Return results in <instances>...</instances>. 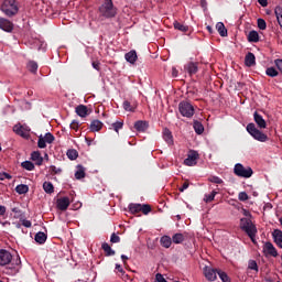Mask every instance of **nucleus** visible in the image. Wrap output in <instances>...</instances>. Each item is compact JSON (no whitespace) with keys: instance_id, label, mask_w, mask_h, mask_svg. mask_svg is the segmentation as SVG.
Listing matches in <instances>:
<instances>
[{"instance_id":"9d476101","label":"nucleus","mask_w":282,"mask_h":282,"mask_svg":"<svg viewBox=\"0 0 282 282\" xmlns=\"http://www.w3.org/2000/svg\"><path fill=\"white\" fill-rule=\"evenodd\" d=\"M263 252L267 257H279V252L272 242H265L263 246Z\"/></svg>"},{"instance_id":"9b49d317","label":"nucleus","mask_w":282,"mask_h":282,"mask_svg":"<svg viewBox=\"0 0 282 282\" xmlns=\"http://www.w3.org/2000/svg\"><path fill=\"white\" fill-rule=\"evenodd\" d=\"M217 272H219V270L217 269H214V268H210V267H205L204 268V274H205V278L208 280V281H216L217 280Z\"/></svg>"},{"instance_id":"aec40b11","label":"nucleus","mask_w":282,"mask_h":282,"mask_svg":"<svg viewBox=\"0 0 282 282\" xmlns=\"http://www.w3.org/2000/svg\"><path fill=\"white\" fill-rule=\"evenodd\" d=\"M102 127H105V124L98 119H95L90 122V131L93 132L100 131Z\"/></svg>"},{"instance_id":"6e6d98bb","label":"nucleus","mask_w":282,"mask_h":282,"mask_svg":"<svg viewBox=\"0 0 282 282\" xmlns=\"http://www.w3.org/2000/svg\"><path fill=\"white\" fill-rule=\"evenodd\" d=\"M110 242L111 243H120V237L116 234H112L110 237Z\"/></svg>"},{"instance_id":"8fccbe9b","label":"nucleus","mask_w":282,"mask_h":282,"mask_svg":"<svg viewBox=\"0 0 282 282\" xmlns=\"http://www.w3.org/2000/svg\"><path fill=\"white\" fill-rule=\"evenodd\" d=\"M123 109L124 111H135V108L128 100L123 101Z\"/></svg>"},{"instance_id":"052dcab7","label":"nucleus","mask_w":282,"mask_h":282,"mask_svg":"<svg viewBox=\"0 0 282 282\" xmlns=\"http://www.w3.org/2000/svg\"><path fill=\"white\" fill-rule=\"evenodd\" d=\"M78 121L76 120H73L72 123H70V129H73V131H78Z\"/></svg>"},{"instance_id":"ea45409f","label":"nucleus","mask_w":282,"mask_h":282,"mask_svg":"<svg viewBox=\"0 0 282 282\" xmlns=\"http://www.w3.org/2000/svg\"><path fill=\"white\" fill-rule=\"evenodd\" d=\"M248 270H253L256 273L259 272V264L254 260H249Z\"/></svg>"},{"instance_id":"603ef678","label":"nucleus","mask_w":282,"mask_h":282,"mask_svg":"<svg viewBox=\"0 0 282 282\" xmlns=\"http://www.w3.org/2000/svg\"><path fill=\"white\" fill-rule=\"evenodd\" d=\"M141 213H143V215H149V213H151V205H148V204L141 205Z\"/></svg>"},{"instance_id":"c03bdc74","label":"nucleus","mask_w":282,"mask_h":282,"mask_svg":"<svg viewBox=\"0 0 282 282\" xmlns=\"http://www.w3.org/2000/svg\"><path fill=\"white\" fill-rule=\"evenodd\" d=\"M122 127H124V121H116L115 123H112V129L113 131H116V133H119Z\"/></svg>"},{"instance_id":"393cba45","label":"nucleus","mask_w":282,"mask_h":282,"mask_svg":"<svg viewBox=\"0 0 282 282\" xmlns=\"http://www.w3.org/2000/svg\"><path fill=\"white\" fill-rule=\"evenodd\" d=\"M273 239L278 247L282 249V231L279 229H275L273 231Z\"/></svg>"},{"instance_id":"bb28decb","label":"nucleus","mask_w":282,"mask_h":282,"mask_svg":"<svg viewBox=\"0 0 282 282\" xmlns=\"http://www.w3.org/2000/svg\"><path fill=\"white\" fill-rule=\"evenodd\" d=\"M101 250H104L106 257H113V254H116V251L111 249V246H109L107 242L101 245Z\"/></svg>"},{"instance_id":"412c9836","label":"nucleus","mask_w":282,"mask_h":282,"mask_svg":"<svg viewBox=\"0 0 282 282\" xmlns=\"http://www.w3.org/2000/svg\"><path fill=\"white\" fill-rule=\"evenodd\" d=\"M34 239L36 243H39L40 246H43V243L47 241V234L40 231L35 235Z\"/></svg>"},{"instance_id":"e2e57ef3","label":"nucleus","mask_w":282,"mask_h":282,"mask_svg":"<svg viewBox=\"0 0 282 282\" xmlns=\"http://www.w3.org/2000/svg\"><path fill=\"white\" fill-rule=\"evenodd\" d=\"M93 67H94V69H96L97 72H100V62H93Z\"/></svg>"},{"instance_id":"c756f323","label":"nucleus","mask_w":282,"mask_h":282,"mask_svg":"<svg viewBox=\"0 0 282 282\" xmlns=\"http://www.w3.org/2000/svg\"><path fill=\"white\" fill-rule=\"evenodd\" d=\"M15 192L19 195H25L26 193L30 192V187L28 185H25V184H20V185H17Z\"/></svg>"},{"instance_id":"09e8293b","label":"nucleus","mask_w":282,"mask_h":282,"mask_svg":"<svg viewBox=\"0 0 282 282\" xmlns=\"http://www.w3.org/2000/svg\"><path fill=\"white\" fill-rule=\"evenodd\" d=\"M257 232L258 230L257 229H253L251 232L247 234L249 239H251L252 243H254V246H257Z\"/></svg>"},{"instance_id":"338daca9","label":"nucleus","mask_w":282,"mask_h":282,"mask_svg":"<svg viewBox=\"0 0 282 282\" xmlns=\"http://www.w3.org/2000/svg\"><path fill=\"white\" fill-rule=\"evenodd\" d=\"M0 215L3 217L6 215V206L0 205Z\"/></svg>"},{"instance_id":"37998d69","label":"nucleus","mask_w":282,"mask_h":282,"mask_svg":"<svg viewBox=\"0 0 282 282\" xmlns=\"http://www.w3.org/2000/svg\"><path fill=\"white\" fill-rule=\"evenodd\" d=\"M68 160H76L78 158V151L72 149V150H68L67 153H66Z\"/></svg>"},{"instance_id":"72a5a7b5","label":"nucleus","mask_w":282,"mask_h":282,"mask_svg":"<svg viewBox=\"0 0 282 282\" xmlns=\"http://www.w3.org/2000/svg\"><path fill=\"white\" fill-rule=\"evenodd\" d=\"M43 188L48 195H52V193H54V184H52V182H44Z\"/></svg>"},{"instance_id":"5701e85b","label":"nucleus","mask_w":282,"mask_h":282,"mask_svg":"<svg viewBox=\"0 0 282 282\" xmlns=\"http://www.w3.org/2000/svg\"><path fill=\"white\" fill-rule=\"evenodd\" d=\"M163 140H165L166 144H173V133L169 128H164L163 130Z\"/></svg>"},{"instance_id":"c9c22d12","label":"nucleus","mask_w":282,"mask_h":282,"mask_svg":"<svg viewBox=\"0 0 282 282\" xmlns=\"http://www.w3.org/2000/svg\"><path fill=\"white\" fill-rule=\"evenodd\" d=\"M217 274H218L220 281H223V282H230V276H228V273H227V272H224V271H221V270H218V271H217Z\"/></svg>"},{"instance_id":"7c9ffc66","label":"nucleus","mask_w":282,"mask_h":282,"mask_svg":"<svg viewBox=\"0 0 282 282\" xmlns=\"http://www.w3.org/2000/svg\"><path fill=\"white\" fill-rule=\"evenodd\" d=\"M86 173H85V166L77 165V171L75 172V177L77 180H84Z\"/></svg>"},{"instance_id":"a18cd8bd","label":"nucleus","mask_w":282,"mask_h":282,"mask_svg":"<svg viewBox=\"0 0 282 282\" xmlns=\"http://www.w3.org/2000/svg\"><path fill=\"white\" fill-rule=\"evenodd\" d=\"M257 23H258L259 30H267L268 23H265V20L259 18Z\"/></svg>"},{"instance_id":"6ab92c4d","label":"nucleus","mask_w":282,"mask_h":282,"mask_svg":"<svg viewBox=\"0 0 282 282\" xmlns=\"http://www.w3.org/2000/svg\"><path fill=\"white\" fill-rule=\"evenodd\" d=\"M124 58L128 63H131V65H133L135 61H138V53L135 51H130L126 53Z\"/></svg>"},{"instance_id":"473e14b6","label":"nucleus","mask_w":282,"mask_h":282,"mask_svg":"<svg viewBox=\"0 0 282 282\" xmlns=\"http://www.w3.org/2000/svg\"><path fill=\"white\" fill-rule=\"evenodd\" d=\"M173 25H174V30H178V32H188V25H184L178 21H174Z\"/></svg>"},{"instance_id":"6e6552de","label":"nucleus","mask_w":282,"mask_h":282,"mask_svg":"<svg viewBox=\"0 0 282 282\" xmlns=\"http://www.w3.org/2000/svg\"><path fill=\"white\" fill-rule=\"evenodd\" d=\"M0 30L10 34L14 31V23L9 19L0 18Z\"/></svg>"},{"instance_id":"7ed1b4c3","label":"nucleus","mask_w":282,"mask_h":282,"mask_svg":"<svg viewBox=\"0 0 282 282\" xmlns=\"http://www.w3.org/2000/svg\"><path fill=\"white\" fill-rule=\"evenodd\" d=\"M247 132L258 142H268L269 140L268 134L261 132L254 123L247 124Z\"/></svg>"},{"instance_id":"dca6fc26","label":"nucleus","mask_w":282,"mask_h":282,"mask_svg":"<svg viewBox=\"0 0 282 282\" xmlns=\"http://www.w3.org/2000/svg\"><path fill=\"white\" fill-rule=\"evenodd\" d=\"M58 210H67L69 208V197H62L57 199Z\"/></svg>"},{"instance_id":"4d7b16f0","label":"nucleus","mask_w":282,"mask_h":282,"mask_svg":"<svg viewBox=\"0 0 282 282\" xmlns=\"http://www.w3.org/2000/svg\"><path fill=\"white\" fill-rule=\"evenodd\" d=\"M274 65L276 69H279V72L282 74V59L281 58L275 59Z\"/></svg>"},{"instance_id":"39448f33","label":"nucleus","mask_w":282,"mask_h":282,"mask_svg":"<svg viewBox=\"0 0 282 282\" xmlns=\"http://www.w3.org/2000/svg\"><path fill=\"white\" fill-rule=\"evenodd\" d=\"M234 173L237 175V177H243L245 180H249L251 175L254 174V171H252V167L250 166H243L241 163H237L234 166Z\"/></svg>"},{"instance_id":"a878e982","label":"nucleus","mask_w":282,"mask_h":282,"mask_svg":"<svg viewBox=\"0 0 282 282\" xmlns=\"http://www.w3.org/2000/svg\"><path fill=\"white\" fill-rule=\"evenodd\" d=\"M216 30L220 36H228V30L226 29V25H224V22H217Z\"/></svg>"},{"instance_id":"864d4df0","label":"nucleus","mask_w":282,"mask_h":282,"mask_svg":"<svg viewBox=\"0 0 282 282\" xmlns=\"http://www.w3.org/2000/svg\"><path fill=\"white\" fill-rule=\"evenodd\" d=\"M209 182H212V184H224V180L219 176H210Z\"/></svg>"},{"instance_id":"4468645a","label":"nucleus","mask_w":282,"mask_h":282,"mask_svg":"<svg viewBox=\"0 0 282 282\" xmlns=\"http://www.w3.org/2000/svg\"><path fill=\"white\" fill-rule=\"evenodd\" d=\"M245 65L247 67H254V65H257V57L254 56V53H247V55L245 56Z\"/></svg>"},{"instance_id":"1a4fd4ad","label":"nucleus","mask_w":282,"mask_h":282,"mask_svg":"<svg viewBox=\"0 0 282 282\" xmlns=\"http://www.w3.org/2000/svg\"><path fill=\"white\" fill-rule=\"evenodd\" d=\"M12 263V253L6 249L0 250V265H9Z\"/></svg>"},{"instance_id":"423d86ee","label":"nucleus","mask_w":282,"mask_h":282,"mask_svg":"<svg viewBox=\"0 0 282 282\" xmlns=\"http://www.w3.org/2000/svg\"><path fill=\"white\" fill-rule=\"evenodd\" d=\"M240 228L247 235L249 232H252L253 230H257V226L254 224H252V220H250V218H241L240 219Z\"/></svg>"},{"instance_id":"f03ea898","label":"nucleus","mask_w":282,"mask_h":282,"mask_svg":"<svg viewBox=\"0 0 282 282\" xmlns=\"http://www.w3.org/2000/svg\"><path fill=\"white\" fill-rule=\"evenodd\" d=\"M99 12L101 17H105L106 19H113V17L118 14V9L113 7V0H105L99 7Z\"/></svg>"},{"instance_id":"a211bd4d","label":"nucleus","mask_w":282,"mask_h":282,"mask_svg":"<svg viewBox=\"0 0 282 282\" xmlns=\"http://www.w3.org/2000/svg\"><path fill=\"white\" fill-rule=\"evenodd\" d=\"M31 160L32 162H35L36 166L43 165V156H41L40 151H34L31 153Z\"/></svg>"},{"instance_id":"3c124183","label":"nucleus","mask_w":282,"mask_h":282,"mask_svg":"<svg viewBox=\"0 0 282 282\" xmlns=\"http://www.w3.org/2000/svg\"><path fill=\"white\" fill-rule=\"evenodd\" d=\"M50 171L52 175H59V173H63V170L61 167H56L55 165H51Z\"/></svg>"},{"instance_id":"c85d7f7f","label":"nucleus","mask_w":282,"mask_h":282,"mask_svg":"<svg viewBox=\"0 0 282 282\" xmlns=\"http://www.w3.org/2000/svg\"><path fill=\"white\" fill-rule=\"evenodd\" d=\"M248 42L249 43H259V32L250 31L248 34Z\"/></svg>"},{"instance_id":"49530a36","label":"nucleus","mask_w":282,"mask_h":282,"mask_svg":"<svg viewBox=\"0 0 282 282\" xmlns=\"http://www.w3.org/2000/svg\"><path fill=\"white\" fill-rule=\"evenodd\" d=\"M44 140L47 142V144H52V142H54V140H56V138L51 132H47L44 135Z\"/></svg>"},{"instance_id":"0eeeda50","label":"nucleus","mask_w":282,"mask_h":282,"mask_svg":"<svg viewBox=\"0 0 282 282\" xmlns=\"http://www.w3.org/2000/svg\"><path fill=\"white\" fill-rule=\"evenodd\" d=\"M199 160V153L195 150H191L187 154V158L184 160L185 166H195Z\"/></svg>"},{"instance_id":"20e7f679","label":"nucleus","mask_w":282,"mask_h":282,"mask_svg":"<svg viewBox=\"0 0 282 282\" xmlns=\"http://www.w3.org/2000/svg\"><path fill=\"white\" fill-rule=\"evenodd\" d=\"M178 111L183 118H193V116H195V107H193L192 102L186 100L178 104Z\"/></svg>"},{"instance_id":"cd10ccee","label":"nucleus","mask_w":282,"mask_h":282,"mask_svg":"<svg viewBox=\"0 0 282 282\" xmlns=\"http://www.w3.org/2000/svg\"><path fill=\"white\" fill-rule=\"evenodd\" d=\"M193 127L197 135H202V133H204V124H202V122H199L198 120H194Z\"/></svg>"},{"instance_id":"b1692460","label":"nucleus","mask_w":282,"mask_h":282,"mask_svg":"<svg viewBox=\"0 0 282 282\" xmlns=\"http://www.w3.org/2000/svg\"><path fill=\"white\" fill-rule=\"evenodd\" d=\"M129 208V213H131V215H138V213H141L142 210V204H129L128 206Z\"/></svg>"},{"instance_id":"f8f14e48","label":"nucleus","mask_w":282,"mask_h":282,"mask_svg":"<svg viewBox=\"0 0 282 282\" xmlns=\"http://www.w3.org/2000/svg\"><path fill=\"white\" fill-rule=\"evenodd\" d=\"M198 63L195 62H188L185 66L184 69L189 74V76H194V74H197L199 72Z\"/></svg>"},{"instance_id":"f257e3e1","label":"nucleus","mask_w":282,"mask_h":282,"mask_svg":"<svg viewBox=\"0 0 282 282\" xmlns=\"http://www.w3.org/2000/svg\"><path fill=\"white\" fill-rule=\"evenodd\" d=\"M0 10L4 17L12 19L19 14V2L17 0H4L0 6Z\"/></svg>"},{"instance_id":"774afa93","label":"nucleus","mask_w":282,"mask_h":282,"mask_svg":"<svg viewBox=\"0 0 282 282\" xmlns=\"http://www.w3.org/2000/svg\"><path fill=\"white\" fill-rule=\"evenodd\" d=\"M121 260L123 261V264L127 265V261H129V257L121 254Z\"/></svg>"},{"instance_id":"58836bf2","label":"nucleus","mask_w":282,"mask_h":282,"mask_svg":"<svg viewBox=\"0 0 282 282\" xmlns=\"http://www.w3.org/2000/svg\"><path fill=\"white\" fill-rule=\"evenodd\" d=\"M184 235L183 234H175L173 237H172V242L173 243H182L184 241Z\"/></svg>"},{"instance_id":"de8ad7c7","label":"nucleus","mask_w":282,"mask_h":282,"mask_svg":"<svg viewBox=\"0 0 282 282\" xmlns=\"http://www.w3.org/2000/svg\"><path fill=\"white\" fill-rule=\"evenodd\" d=\"M37 147H39V149H45L47 147L46 141L43 138V135L39 137Z\"/></svg>"},{"instance_id":"4c0bfd02","label":"nucleus","mask_w":282,"mask_h":282,"mask_svg":"<svg viewBox=\"0 0 282 282\" xmlns=\"http://www.w3.org/2000/svg\"><path fill=\"white\" fill-rule=\"evenodd\" d=\"M13 131L17 133V135H21V138H25L26 135L25 131L23 130V126H14Z\"/></svg>"},{"instance_id":"69168bd1","label":"nucleus","mask_w":282,"mask_h":282,"mask_svg":"<svg viewBox=\"0 0 282 282\" xmlns=\"http://www.w3.org/2000/svg\"><path fill=\"white\" fill-rule=\"evenodd\" d=\"M258 3H260L262 8H268V0H258Z\"/></svg>"},{"instance_id":"2eb2a0df","label":"nucleus","mask_w":282,"mask_h":282,"mask_svg":"<svg viewBox=\"0 0 282 282\" xmlns=\"http://www.w3.org/2000/svg\"><path fill=\"white\" fill-rule=\"evenodd\" d=\"M75 113H77L79 118H87V116H89V109L85 105H79L75 108Z\"/></svg>"},{"instance_id":"79ce46f5","label":"nucleus","mask_w":282,"mask_h":282,"mask_svg":"<svg viewBox=\"0 0 282 282\" xmlns=\"http://www.w3.org/2000/svg\"><path fill=\"white\" fill-rule=\"evenodd\" d=\"M12 213H14V219H22L23 218V212L19 209V207H13Z\"/></svg>"},{"instance_id":"bf43d9fd","label":"nucleus","mask_w":282,"mask_h":282,"mask_svg":"<svg viewBox=\"0 0 282 282\" xmlns=\"http://www.w3.org/2000/svg\"><path fill=\"white\" fill-rule=\"evenodd\" d=\"M188 186H191V183H188V181H185L183 185L178 188L180 193H184L188 188Z\"/></svg>"},{"instance_id":"13d9d810","label":"nucleus","mask_w":282,"mask_h":282,"mask_svg":"<svg viewBox=\"0 0 282 282\" xmlns=\"http://www.w3.org/2000/svg\"><path fill=\"white\" fill-rule=\"evenodd\" d=\"M3 180H12V175L6 172H0V181H3Z\"/></svg>"},{"instance_id":"f3484780","label":"nucleus","mask_w":282,"mask_h":282,"mask_svg":"<svg viewBox=\"0 0 282 282\" xmlns=\"http://www.w3.org/2000/svg\"><path fill=\"white\" fill-rule=\"evenodd\" d=\"M134 129L139 133H144V131H147V129H149V122L139 120L134 123Z\"/></svg>"},{"instance_id":"2f4dec72","label":"nucleus","mask_w":282,"mask_h":282,"mask_svg":"<svg viewBox=\"0 0 282 282\" xmlns=\"http://www.w3.org/2000/svg\"><path fill=\"white\" fill-rule=\"evenodd\" d=\"M26 68L29 72H31V74H36V72H39V64L34 61H30L26 65Z\"/></svg>"},{"instance_id":"680f3d73","label":"nucleus","mask_w":282,"mask_h":282,"mask_svg":"<svg viewBox=\"0 0 282 282\" xmlns=\"http://www.w3.org/2000/svg\"><path fill=\"white\" fill-rule=\"evenodd\" d=\"M22 226H24V228H32V221L22 219Z\"/></svg>"},{"instance_id":"f704fd0d","label":"nucleus","mask_w":282,"mask_h":282,"mask_svg":"<svg viewBox=\"0 0 282 282\" xmlns=\"http://www.w3.org/2000/svg\"><path fill=\"white\" fill-rule=\"evenodd\" d=\"M265 74L267 76H270V78H276V76H279V70L274 67H268L265 69Z\"/></svg>"},{"instance_id":"4be33fe9","label":"nucleus","mask_w":282,"mask_h":282,"mask_svg":"<svg viewBox=\"0 0 282 282\" xmlns=\"http://www.w3.org/2000/svg\"><path fill=\"white\" fill-rule=\"evenodd\" d=\"M162 248H170L173 245V238L170 236H162L160 239Z\"/></svg>"},{"instance_id":"e433bc0d","label":"nucleus","mask_w":282,"mask_h":282,"mask_svg":"<svg viewBox=\"0 0 282 282\" xmlns=\"http://www.w3.org/2000/svg\"><path fill=\"white\" fill-rule=\"evenodd\" d=\"M22 169H25V171H34V163L32 161H24L21 163Z\"/></svg>"},{"instance_id":"ddd939ff","label":"nucleus","mask_w":282,"mask_h":282,"mask_svg":"<svg viewBox=\"0 0 282 282\" xmlns=\"http://www.w3.org/2000/svg\"><path fill=\"white\" fill-rule=\"evenodd\" d=\"M253 120L259 129H265L268 127V123L265 122V119H263V116H261L257 111L253 113Z\"/></svg>"},{"instance_id":"a19ab883","label":"nucleus","mask_w":282,"mask_h":282,"mask_svg":"<svg viewBox=\"0 0 282 282\" xmlns=\"http://www.w3.org/2000/svg\"><path fill=\"white\" fill-rule=\"evenodd\" d=\"M216 195H217L216 191H213L210 194H206L204 202H206V204H210V202H213L215 199Z\"/></svg>"},{"instance_id":"5fc2aeb1","label":"nucleus","mask_w":282,"mask_h":282,"mask_svg":"<svg viewBox=\"0 0 282 282\" xmlns=\"http://www.w3.org/2000/svg\"><path fill=\"white\" fill-rule=\"evenodd\" d=\"M238 199L240 202H248L249 197H248V193L246 192H240L239 195H238Z\"/></svg>"},{"instance_id":"0e129e2a","label":"nucleus","mask_w":282,"mask_h":282,"mask_svg":"<svg viewBox=\"0 0 282 282\" xmlns=\"http://www.w3.org/2000/svg\"><path fill=\"white\" fill-rule=\"evenodd\" d=\"M117 272H120V274H124V269H122V265L116 264Z\"/></svg>"}]
</instances>
